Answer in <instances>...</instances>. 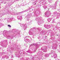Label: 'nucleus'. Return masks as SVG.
<instances>
[{
  "label": "nucleus",
  "mask_w": 60,
  "mask_h": 60,
  "mask_svg": "<svg viewBox=\"0 0 60 60\" xmlns=\"http://www.w3.org/2000/svg\"><path fill=\"white\" fill-rule=\"evenodd\" d=\"M40 13V12L39 13V11H38V13H36L34 14V16L35 17L37 16L35 18V20H37L39 24H41L43 23V20L42 19V18L41 17L38 16V15H39Z\"/></svg>",
  "instance_id": "obj_1"
},
{
  "label": "nucleus",
  "mask_w": 60,
  "mask_h": 60,
  "mask_svg": "<svg viewBox=\"0 0 60 60\" xmlns=\"http://www.w3.org/2000/svg\"><path fill=\"white\" fill-rule=\"evenodd\" d=\"M39 53H38V55H35L34 56H33V58H34V59L35 58L39 59H41L43 56V55L41 54V53H42V52L41 51H39Z\"/></svg>",
  "instance_id": "obj_2"
},
{
  "label": "nucleus",
  "mask_w": 60,
  "mask_h": 60,
  "mask_svg": "<svg viewBox=\"0 0 60 60\" xmlns=\"http://www.w3.org/2000/svg\"><path fill=\"white\" fill-rule=\"evenodd\" d=\"M51 14V13L50 12V11H49L48 10L45 13V15L44 17H49V16H50Z\"/></svg>",
  "instance_id": "obj_3"
},
{
  "label": "nucleus",
  "mask_w": 60,
  "mask_h": 60,
  "mask_svg": "<svg viewBox=\"0 0 60 60\" xmlns=\"http://www.w3.org/2000/svg\"><path fill=\"white\" fill-rule=\"evenodd\" d=\"M57 4V1H56L55 3V4L53 5L52 6L50 5L49 6V7L50 8H52V10H54L56 8V6Z\"/></svg>",
  "instance_id": "obj_4"
},
{
  "label": "nucleus",
  "mask_w": 60,
  "mask_h": 60,
  "mask_svg": "<svg viewBox=\"0 0 60 60\" xmlns=\"http://www.w3.org/2000/svg\"><path fill=\"white\" fill-rule=\"evenodd\" d=\"M53 14H54L55 16H57L56 19H58L60 16V14L57 12V11H55L54 12Z\"/></svg>",
  "instance_id": "obj_5"
},
{
  "label": "nucleus",
  "mask_w": 60,
  "mask_h": 60,
  "mask_svg": "<svg viewBox=\"0 0 60 60\" xmlns=\"http://www.w3.org/2000/svg\"><path fill=\"white\" fill-rule=\"evenodd\" d=\"M51 52L52 53V55H51L52 57H53L54 56V58H55V59L56 58V57H57V55H56V54H55V52H54L53 51V50H52L51 51Z\"/></svg>",
  "instance_id": "obj_6"
},
{
  "label": "nucleus",
  "mask_w": 60,
  "mask_h": 60,
  "mask_svg": "<svg viewBox=\"0 0 60 60\" xmlns=\"http://www.w3.org/2000/svg\"><path fill=\"white\" fill-rule=\"evenodd\" d=\"M35 46L36 49H37L39 46H40V45L38 44L37 43L36 44H32L30 45V47L32 46Z\"/></svg>",
  "instance_id": "obj_7"
},
{
  "label": "nucleus",
  "mask_w": 60,
  "mask_h": 60,
  "mask_svg": "<svg viewBox=\"0 0 60 60\" xmlns=\"http://www.w3.org/2000/svg\"><path fill=\"white\" fill-rule=\"evenodd\" d=\"M21 26L24 29V30H26V28H27V26L26 25V24H20Z\"/></svg>",
  "instance_id": "obj_8"
},
{
  "label": "nucleus",
  "mask_w": 60,
  "mask_h": 60,
  "mask_svg": "<svg viewBox=\"0 0 60 60\" xmlns=\"http://www.w3.org/2000/svg\"><path fill=\"white\" fill-rule=\"evenodd\" d=\"M43 49H42V48L41 49V50H43V51L44 52H46L47 51V47L46 46H45L43 47Z\"/></svg>",
  "instance_id": "obj_9"
},
{
  "label": "nucleus",
  "mask_w": 60,
  "mask_h": 60,
  "mask_svg": "<svg viewBox=\"0 0 60 60\" xmlns=\"http://www.w3.org/2000/svg\"><path fill=\"white\" fill-rule=\"evenodd\" d=\"M30 17L31 16H30V15H28L26 16L25 18L28 21H29L30 19H29V18H30Z\"/></svg>",
  "instance_id": "obj_10"
},
{
  "label": "nucleus",
  "mask_w": 60,
  "mask_h": 60,
  "mask_svg": "<svg viewBox=\"0 0 60 60\" xmlns=\"http://www.w3.org/2000/svg\"><path fill=\"white\" fill-rule=\"evenodd\" d=\"M44 27L46 28H47V29H49V28H50V25H48L47 24H46V25H44Z\"/></svg>",
  "instance_id": "obj_11"
},
{
  "label": "nucleus",
  "mask_w": 60,
  "mask_h": 60,
  "mask_svg": "<svg viewBox=\"0 0 60 60\" xmlns=\"http://www.w3.org/2000/svg\"><path fill=\"white\" fill-rule=\"evenodd\" d=\"M52 54V53H46L45 55V56L47 57H49L50 55H51Z\"/></svg>",
  "instance_id": "obj_12"
},
{
  "label": "nucleus",
  "mask_w": 60,
  "mask_h": 60,
  "mask_svg": "<svg viewBox=\"0 0 60 60\" xmlns=\"http://www.w3.org/2000/svg\"><path fill=\"white\" fill-rule=\"evenodd\" d=\"M9 4H8V6L6 5V6L5 9H6V10H8V9H9V8H10V6L11 5Z\"/></svg>",
  "instance_id": "obj_13"
},
{
  "label": "nucleus",
  "mask_w": 60,
  "mask_h": 60,
  "mask_svg": "<svg viewBox=\"0 0 60 60\" xmlns=\"http://www.w3.org/2000/svg\"><path fill=\"white\" fill-rule=\"evenodd\" d=\"M18 19V20H21L22 19V16H17Z\"/></svg>",
  "instance_id": "obj_14"
},
{
  "label": "nucleus",
  "mask_w": 60,
  "mask_h": 60,
  "mask_svg": "<svg viewBox=\"0 0 60 60\" xmlns=\"http://www.w3.org/2000/svg\"><path fill=\"white\" fill-rule=\"evenodd\" d=\"M32 29H31L30 30H29V34L30 35H33V33L31 32L32 31Z\"/></svg>",
  "instance_id": "obj_15"
},
{
  "label": "nucleus",
  "mask_w": 60,
  "mask_h": 60,
  "mask_svg": "<svg viewBox=\"0 0 60 60\" xmlns=\"http://www.w3.org/2000/svg\"><path fill=\"white\" fill-rule=\"evenodd\" d=\"M57 45H55L54 46L52 47V49H57Z\"/></svg>",
  "instance_id": "obj_16"
},
{
  "label": "nucleus",
  "mask_w": 60,
  "mask_h": 60,
  "mask_svg": "<svg viewBox=\"0 0 60 60\" xmlns=\"http://www.w3.org/2000/svg\"><path fill=\"white\" fill-rule=\"evenodd\" d=\"M52 19V18H49L47 19V20L48 22H50Z\"/></svg>",
  "instance_id": "obj_17"
},
{
  "label": "nucleus",
  "mask_w": 60,
  "mask_h": 60,
  "mask_svg": "<svg viewBox=\"0 0 60 60\" xmlns=\"http://www.w3.org/2000/svg\"><path fill=\"white\" fill-rule=\"evenodd\" d=\"M11 38V39H13V37H11V36H7V38L8 39H10V38Z\"/></svg>",
  "instance_id": "obj_18"
},
{
  "label": "nucleus",
  "mask_w": 60,
  "mask_h": 60,
  "mask_svg": "<svg viewBox=\"0 0 60 60\" xmlns=\"http://www.w3.org/2000/svg\"><path fill=\"white\" fill-rule=\"evenodd\" d=\"M9 57V56H4L3 57V58H5V59H8Z\"/></svg>",
  "instance_id": "obj_19"
},
{
  "label": "nucleus",
  "mask_w": 60,
  "mask_h": 60,
  "mask_svg": "<svg viewBox=\"0 0 60 60\" xmlns=\"http://www.w3.org/2000/svg\"><path fill=\"white\" fill-rule=\"evenodd\" d=\"M3 35H4V34H7V31H3Z\"/></svg>",
  "instance_id": "obj_20"
},
{
  "label": "nucleus",
  "mask_w": 60,
  "mask_h": 60,
  "mask_svg": "<svg viewBox=\"0 0 60 60\" xmlns=\"http://www.w3.org/2000/svg\"><path fill=\"white\" fill-rule=\"evenodd\" d=\"M52 23H55V19L54 18H52Z\"/></svg>",
  "instance_id": "obj_21"
},
{
  "label": "nucleus",
  "mask_w": 60,
  "mask_h": 60,
  "mask_svg": "<svg viewBox=\"0 0 60 60\" xmlns=\"http://www.w3.org/2000/svg\"><path fill=\"white\" fill-rule=\"evenodd\" d=\"M18 14V13H13L12 14V15H17Z\"/></svg>",
  "instance_id": "obj_22"
},
{
  "label": "nucleus",
  "mask_w": 60,
  "mask_h": 60,
  "mask_svg": "<svg viewBox=\"0 0 60 60\" xmlns=\"http://www.w3.org/2000/svg\"><path fill=\"white\" fill-rule=\"evenodd\" d=\"M25 41L26 42H29V39H26V40H25Z\"/></svg>",
  "instance_id": "obj_23"
},
{
  "label": "nucleus",
  "mask_w": 60,
  "mask_h": 60,
  "mask_svg": "<svg viewBox=\"0 0 60 60\" xmlns=\"http://www.w3.org/2000/svg\"><path fill=\"white\" fill-rule=\"evenodd\" d=\"M24 12H24V11H22L21 12H18V13H17L18 14H21L22 13H24Z\"/></svg>",
  "instance_id": "obj_24"
},
{
  "label": "nucleus",
  "mask_w": 60,
  "mask_h": 60,
  "mask_svg": "<svg viewBox=\"0 0 60 60\" xmlns=\"http://www.w3.org/2000/svg\"><path fill=\"white\" fill-rule=\"evenodd\" d=\"M43 7L45 9L46 8H47V7L45 5H44L43 6Z\"/></svg>",
  "instance_id": "obj_25"
},
{
  "label": "nucleus",
  "mask_w": 60,
  "mask_h": 60,
  "mask_svg": "<svg viewBox=\"0 0 60 60\" xmlns=\"http://www.w3.org/2000/svg\"><path fill=\"white\" fill-rule=\"evenodd\" d=\"M10 19L11 21V20H15V19L13 18H11Z\"/></svg>",
  "instance_id": "obj_26"
},
{
  "label": "nucleus",
  "mask_w": 60,
  "mask_h": 60,
  "mask_svg": "<svg viewBox=\"0 0 60 60\" xmlns=\"http://www.w3.org/2000/svg\"><path fill=\"white\" fill-rule=\"evenodd\" d=\"M41 34H44V32L43 31H42L40 33Z\"/></svg>",
  "instance_id": "obj_27"
},
{
  "label": "nucleus",
  "mask_w": 60,
  "mask_h": 60,
  "mask_svg": "<svg viewBox=\"0 0 60 60\" xmlns=\"http://www.w3.org/2000/svg\"><path fill=\"white\" fill-rule=\"evenodd\" d=\"M26 52H27V53H30L31 52V50H29L28 51H26Z\"/></svg>",
  "instance_id": "obj_28"
},
{
  "label": "nucleus",
  "mask_w": 60,
  "mask_h": 60,
  "mask_svg": "<svg viewBox=\"0 0 60 60\" xmlns=\"http://www.w3.org/2000/svg\"><path fill=\"white\" fill-rule=\"evenodd\" d=\"M48 32L49 33H52V30H49L48 31Z\"/></svg>",
  "instance_id": "obj_29"
},
{
  "label": "nucleus",
  "mask_w": 60,
  "mask_h": 60,
  "mask_svg": "<svg viewBox=\"0 0 60 60\" xmlns=\"http://www.w3.org/2000/svg\"><path fill=\"white\" fill-rule=\"evenodd\" d=\"M49 3H51L52 2V0H48Z\"/></svg>",
  "instance_id": "obj_30"
},
{
  "label": "nucleus",
  "mask_w": 60,
  "mask_h": 60,
  "mask_svg": "<svg viewBox=\"0 0 60 60\" xmlns=\"http://www.w3.org/2000/svg\"><path fill=\"white\" fill-rule=\"evenodd\" d=\"M38 29L39 30V31H41V28H38Z\"/></svg>",
  "instance_id": "obj_31"
},
{
  "label": "nucleus",
  "mask_w": 60,
  "mask_h": 60,
  "mask_svg": "<svg viewBox=\"0 0 60 60\" xmlns=\"http://www.w3.org/2000/svg\"><path fill=\"white\" fill-rule=\"evenodd\" d=\"M26 60H30L29 58H26Z\"/></svg>",
  "instance_id": "obj_32"
},
{
  "label": "nucleus",
  "mask_w": 60,
  "mask_h": 60,
  "mask_svg": "<svg viewBox=\"0 0 60 60\" xmlns=\"http://www.w3.org/2000/svg\"><path fill=\"white\" fill-rule=\"evenodd\" d=\"M31 25V23H30V22L28 23L27 25Z\"/></svg>",
  "instance_id": "obj_33"
},
{
  "label": "nucleus",
  "mask_w": 60,
  "mask_h": 60,
  "mask_svg": "<svg viewBox=\"0 0 60 60\" xmlns=\"http://www.w3.org/2000/svg\"><path fill=\"white\" fill-rule=\"evenodd\" d=\"M8 27H10L11 28V26L9 25H8Z\"/></svg>",
  "instance_id": "obj_34"
},
{
  "label": "nucleus",
  "mask_w": 60,
  "mask_h": 60,
  "mask_svg": "<svg viewBox=\"0 0 60 60\" xmlns=\"http://www.w3.org/2000/svg\"><path fill=\"white\" fill-rule=\"evenodd\" d=\"M16 30L15 29H13V32H16Z\"/></svg>",
  "instance_id": "obj_35"
},
{
  "label": "nucleus",
  "mask_w": 60,
  "mask_h": 60,
  "mask_svg": "<svg viewBox=\"0 0 60 60\" xmlns=\"http://www.w3.org/2000/svg\"><path fill=\"white\" fill-rule=\"evenodd\" d=\"M34 58H35L34 59ZM35 58H33H33H32L31 59V60H35Z\"/></svg>",
  "instance_id": "obj_36"
},
{
  "label": "nucleus",
  "mask_w": 60,
  "mask_h": 60,
  "mask_svg": "<svg viewBox=\"0 0 60 60\" xmlns=\"http://www.w3.org/2000/svg\"><path fill=\"white\" fill-rule=\"evenodd\" d=\"M42 4H47V3L46 2H43L42 3Z\"/></svg>",
  "instance_id": "obj_37"
},
{
  "label": "nucleus",
  "mask_w": 60,
  "mask_h": 60,
  "mask_svg": "<svg viewBox=\"0 0 60 60\" xmlns=\"http://www.w3.org/2000/svg\"><path fill=\"white\" fill-rule=\"evenodd\" d=\"M28 11V9H27L25 11H24L25 12H26V11Z\"/></svg>",
  "instance_id": "obj_38"
},
{
  "label": "nucleus",
  "mask_w": 60,
  "mask_h": 60,
  "mask_svg": "<svg viewBox=\"0 0 60 60\" xmlns=\"http://www.w3.org/2000/svg\"><path fill=\"white\" fill-rule=\"evenodd\" d=\"M2 26V24L1 23H0V28L1 27V26Z\"/></svg>",
  "instance_id": "obj_39"
},
{
  "label": "nucleus",
  "mask_w": 60,
  "mask_h": 60,
  "mask_svg": "<svg viewBox=\"0 0 60 60\" xmlns=\"http://www.w3.org/2000/svg\"><path fill=\"white\" fill-rule=\"evenodd\" d=\"M52 40H53V41H55V38H52Z\"/></svg>",
  "instance_id": "obj_40"
},
{
  "label": "nucleus",
  "mask_w": 60,
  "mask_h": 60,
  "mask_svg": "<svg viewBox=\"0 0 60 60\" xmlns=\"http://www.w3.org/2000/svg\"><path fill=\"white\" fill-rule=\"evenodd\" d=\"M11 58H13V56L12 55H11Z\"/></svg>",
  "instance_id": "obj_41"
},
{
  "label": "nucleus",
  "mask_w": 60,
  "mask_h": 60,
  "mask_svg": "<svg viewBox=\"0 0 60 60\" xmlns=\"http://www.w3.org/2000/svg\"><path fill=\"white\" fill-rule=\"evenodd\" d=\"M52 35H54V34L53 33L52 34L51 36H52Z\"/></svg>",
  "instance_id": "obj_42"
},
{
  "label": "nucleus",
  "mask_w": 60,
  "mask_h": 60,
  "mask_svg": "<svg viewBox=\"0 0 60 60\" xmlns=\"http://www.w3.org/2000/svg\"><path fill=\"white\" fill-rule=\"evenodd\" d=\"M55 60H60V59H58L57 58H56L55 59Z\"/></svg>",
  "instance_id": "obj_43"
},
{
  "label": "nucleus",
  "mask_w": 60,
  "mask_h": 60,
  "mask_svg": "<svg viewBox=\"0 0 60 60\" xmlns=\"http://www.w3.org/2000/svg\"><path fill=\"white\" fill-rule=\"evenodd\" d=\"M41 38L40 37H39V38H38L39 39V40H40L41 39Z\"/></svg>",
  "instance_id": "obj_44"
},
{
  "label": "nucleus",
  "mask_w": 60,
  "mask_h": 60,
  "mask_svg": "<svg viewBox=\"0 0 60 60\" xmlns=\"http://www.w3.org/2000/svg\"><path fill=\"white\" fill-rule=\"evenodd\" d=\"M57 26H55L56 28H57Z\"/></svg>",
  "instance_id": "obj_45"
},
{
  "label": "nucleus",
  "mask_w": 60,
  "mask_h": 60,
  "mask_svg": "<svg viewBox=\"0 0 60 60\" xmlns=\"http://www.w3.org/2000/svg\"><path fill=\"white\" fill-rule=\"evenodd\" d=\"M20 60H23V59L22 58L20 59Z\"/></svg>",
  "instance_id": "obj_46"
},
{
  "label": "nucleus",
  "mask_w": 60,
  "mask_h": 60,
  "mask_svg": "<svg viewBox=\"0 0 60 60\" xmlns=\"http://www.w3.org/2000/svg\"><path fill=\"white\" fill-rule=\"evenodd\" d=\"M58 24H59V25H60V23L59 22H58Z\"/></svg>",
  "instance_id": "obj_47"
},
{
  "label": "nucleus",
  "mask_w": 60,
  "mask_h": 60,
  "mask_svg": "<svg viewBox=\"0 0 60 60\" xmlns=\"http://www.w3.org/2000/svg\"><path fill=\"white\" fill-rule=\"evenodd\" d=\"M45 2V1L44 0L43 1V2Z\"/></svg>",
  "instance_id": "obj_48"
},
{
  "label": "nucleus",
  "mask_w": 60,
  "mask_h": 60,
  "mask_svg": "<svg viewBox=\"0 0 60 60\" xmlns=\"http://www.w3.org/2000/svg\"><path fill=\"white\" fill-rule=\"evenodd\" d=\"M18 7H20V6H18Z\"/></svg>",
  "instance_id": "obj_49"
},
{
  "label": "nucleus",
  "mask_w": 60,
  "mask_h": 60,
  "mask_svg": "<svg viewBox=\"0 0 60 60\" xmlns=\"http://www.w3.org/2000/svg\"><path fill=\"white\" fill-rule=\"evenodd\" d=\"M47 36H45V38H47Z\"/></svg>",
  "instance_id": "obj_50"
},
{
  "label": "nucleus",
  "mask_w": 60,
  "mask_h": 60,
  "mask_svg": "<svg viewBox=\"0 0 60 60\" xmlns=\"http://www.w3.org/2000/svg\"><path fill=\"white\" fill-rule=\"evenodd\" d=\"M33 29H35V28H33Z\"/></svg>",
  "instance_id": "obj_51"
},
{
  "label": "nucleus",
  "mask_w": 60,
  "mask_h": 60,
  "mask_svg": "<svg viewBox=\"0 0 60 60\" xmlns=\"http://www.w3.org/2000/svg\"><path fill=\"white\" fill-rule=\"evenodd\" d=\"M57 11H59V9H58Z\"/></svg>",
  "instance_id": "obj_52"
},
{
  "label": "nucleus",
  "mask_w": 60,
  "mask_h": 60,
  "mask_svg": "<svg viewBox=\"0 0 60 60\" xmlns=\"http://www.w3.org/2000/svg\"><path fill=\"white\" fill-rule=\"evenodd\" d=\"M26 37H27H27H26Z\"/></svg>",
  "instance_id": "obj_53"
},
{
  "label": "nucleus",
  "mask_w": 60,
  "mask_h": 60,
  "mask_svg": "<svg viewBox=\"0 0 60 60\" xmlns=\"http://www.w3.org/2000/svg\"><path fill=\"white\" fill-rule=\"evenodd\" d=\"M1 44L0 45H1V46H2V45H1Z\"/></svg>",
  "instance_id": "obj_54"
},
{
  "label": "nucleus",
  "mask_w": 60,
  "mask_h": 60,
  "mask_svg": "<svg viewBox=\"0 0 60 60\" xmlns=\"http://www.w3.org/2000/svg\"><path fill=\"white\" fill-rule=\"evenodd\" d=\"M34 51H35V52L36 51V50Z\"/></svg>",
  "instance_id": "obj_55"
},
{
  "label": "nucleus",
  "mask_w": 60,
  "mask_h": 60,
  "mask_svg": "<svg viewBox=\"0 0 60 60\" xmlns=\"http://www.w3.org/2000/svg\"><path fill=\"white\" fill-rule=\"evenodd\" d=\"M4 4H5V2L4 3Z\"/></svg>",
  "instance_id": "obj_56"
},
{
  "label": "nucleus",
  "mask_w": 60,
  "mask_h": 60,
  "mask_svg": "<svg viewBox=\"0 0 60 60\" xmlns=\"http://www.w3.org/2000/svg\"><path fill=\"white\" fill-rule=\"evenodd\" d=\"M59 6H60V4H59Z\"/></svg>",
  "instance_id": "obj_57"
},
{
  "label": "nucleus",
  "mask_w": 60,
  "mask_h": 60,
  "mask_svg": "<svg viewBox=\"0 0 60 60\" xmlns=\"http://www.w3.org/2000/svg\"><path fill=\"white\" fill-rule=\"evenodd\" d=\"M32 11H33V9H32Z\"/></svg>",
  "instance_id": "obj_58"
},
{
  "label": "nucleus",
  "mask_w": 60,
  "mask_h": 60,
  "mask_svg": "<svg viewBox=\"0 0 60 60\" xmlns=\"http://www.w3.org/2000/svg\"><path fill=\"white\" fill-rule=\"evenodd\" d=\"M36 4V3H35V4Z\"/></svg>",
  "instance_id": "obj_59"
},
{
  "label": "nucleus",
  "mask_w": 60,
  "mask_h": 60,
  "mask_svg": "<svg viewBox=\"0 0 60 60\" xmlns=\"http://www.w3.org/2000/svg\"><path fill=\"white\" fill-rule=\"evenodd\" d=\"M48 34V35H49V34Z\"/></svg>",
  "instance_id": "obj_60"
},
{
  "label": "nucleus",
  "mask_w": 60,
  "mask_h": 60,
  "mask_svg": "<svg viewBox=\"0 0 60 60\" xmlns=\"http://www.w3.org/2000/svg\"><path fill=\"white\" fill-rule=\"evenodd\" d=\"M24 5H23V6H24Z\"/></svg>",
  "instance_id": "obj_61"
},
{
  "label": "nucleus",
  "mask_w": 60,
  "mask_h": 60,
  "mask_svg": "<svg viewBox=\"0 0 60 60\" xmlns=\"http://www.w3.org/2000/svg\"><path fill=\"white\" fill-rule=\"evenodd\" d=\"M52 16H53V15H52Z\"/></svg>",
  "instance_id": "obj_62"
},
{
  "label": "nucleus",
  "mask_w": 60,
  "mask_h": 60,
  "mask_svg": "<svg viewBox=\"0 0 60 60\" xmlns=\"http://www.w3.org/2000/svg\"><path fill=\"white\" fill-rule=\"evenodd\" d=\"M19 24H20V23H19Z\"/></svg>",
  "instance_id": "obj_63"
}]
</instances>
